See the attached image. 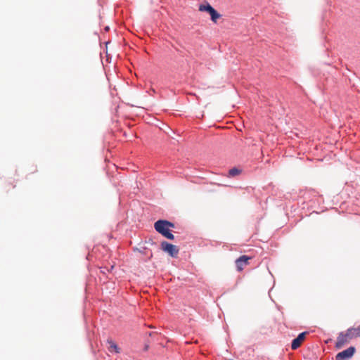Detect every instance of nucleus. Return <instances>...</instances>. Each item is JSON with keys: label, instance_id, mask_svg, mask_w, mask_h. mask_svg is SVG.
<instances>
[{"label": "nucleus", "instance_id": "39448f33", "mask_svg": "<svg viewBox=\"0 0 360 360\" xmlns=\"http://www.w3.org/2000/svg\"><path fill=\"white\" fill-rule=\"evenodd\" d=\"M356 351L354 347H349V348L339 352L335 356L336 360H348L353 356Z\"/></svg>", "mask_w": 360, "mask_h": 360}, {"label": "nucleus", "instance_id": "1a4fd4ad", "mask_svg": "<svg viewBox=\"0 0 360 360\" xmlns=\"http://www.w3.org/2000/svg\"><path fill=\"white\" fill-rule=\"evenodd\" d=\"M243 172V169L239 167H233L229 171V177H235L240 175Z\"/></svg>", "mask_w": 360, "mask_h": 360}, {"label": "nucleus", "instance_id": "0eeeda50", "mask_svg": "<svg viewBox=\"0 0 360 360\" xmlns=\"http://www.w3.org/2000/svg\"><path fill=\"white\" fill-rule=\"evenodd\" d=\"M237 269L240 271L248 264V256L243 255L236 262Z\"/></svg>", "mask_w": 360, "mask_h": 360}, {"label": "nucleus", "instance_id": "20e7f679", "mask_svg": "<svg viewBox=\"0 0 360 360\" xmlns=\"http://www.w3.org/2000/svg\"><path fill=\"white\" fill-rule=\"evenodd\" d=\"M161 248L172 257H176L179 253V248L176 245L166 241L162 242Z\"/></svg>", "mask_w": 360, "mask_h": 360}, {"label": "nucleus", "instance_id": "7ed1b4c3", "mask_svg": "<svg viewBox=\"0 0 360 360\" xmlns=\"http://www.w3.org/2000/svg\"><path fill=\"white\" fill-rule=\"evenodd\" d=\"M164 223L162 220L157 221L154 224L155 229L165 238L169 240H174V235L170 233L169 229L166 225L165 226Z\"/></svg>", "mask_w": 360, "mask_h": 360}, {"label": "nucleus", "instance_id": "f257e3e1", "mask_svg": "<svg viewBox=\"0 0 360 360\" xmlns=\"http://www.w3.org/2000/svg\"><path fill=\"white\" fill-rule=\"evenodd\" d=\"M359 337H360V326L357 328H348L345 332H342L339 334L335 347L340 349L345 345L349 343L352 339Z\"/></svg>", "mask_w": 360, "mask_h": 360}, {"label": "nucleus", "instance_id": "f03ea898", "mask_svg": "<svg viewBox=\"0 0 360 360\" xmlns=\"http://www.w3.org/2000/svg\"><path fill=\"white\" fill-rule=\"evenodd\" d=\"M199 11L207 12L210 15L212 21L214 23H216L217 20L221 16L209 3L200 4L199 6Z\"/></svg>", "mask_w": 360, "mask_h": 360}, {"label": "nucleus", "instance_id": "423d86ee", "mask_svg": "<svg viewBox=\"0 0 360 360\" xmlns=\"http://www.w3.org/2000/svg\"><path fill=\"white\" fill-rule=\"evenodd\" d=\"M306 334V332L302 333L299 334V335L292 340L291 344L292 349H297L298 347H300V345H302V342L305 338Z\"/></svg>", "mask_w": 360, "mask_h": 360}, {"label": "nucleus", "instance_id": "9d476101", "mask_svg": "<svg viewBox=\"0 0 360 360\" xmlns=\"http://www.w3.org/2000/svg\"><path fill=\"white\" fill-rule=\"evenodd\" d=\"M162 222H165V226L166 225L168 229H169V228H174V224L170 221H168L167 220H162Z\"/></svg>", "mask_w": 360, "mask_h": 360}, {"label": "nucleus", "instance_id": "9b49d317", "mask_svg": "<svg viewBox=\"0 0 360 360\" xmlns=\"http://www.w3.org/2000/svg\"><path fill=\"white\" fill-rule=\"evenodd\" d=\"M253 256L249 254V257H248V259H250Z\"/></svg>", "mask_w": 360, "mask_h": 360}, {"label": "nucleus", "instance_id": "6e6552de", "mask_svg": "<svg viewBox=\"0 0 360 360\" xmlns=\"http://www.w3.org/2000/svg\"><path fill=\"white\" fill-rule=\"evenodd\" d=\"M107 343L108 344V350L110 352H115V353L120 352V349H119L118 346L112 340L108 339L107 340Z\"/></svg>", "mask_w": 360, "mask_h": 360}]
</instances>
